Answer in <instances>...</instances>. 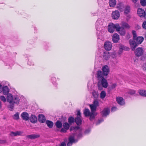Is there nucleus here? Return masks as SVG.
I'll use <instances>...</instances> for the list:
<instances>
[{"mask_svg": "<svg viewBox=\"0 0 146 146\" xmlns=\"http://www.w3.org/2000/svg\"><path fill=\"white\" fill-rule=\"evenodd\" d=\"M119 39V35L117 34H114L112 36V40L114 43H117Z\"/></svg>", "mask_w": 146, "mask_h": 146, "instance_id": "nucleus-17", "label": "nucleus"}, {"mask_svg": "<svg viewBox=\"0 0 146 146\" xmlns=\"http://www.w3.org/2000/svg\"><path fill=\"white\" fill-rule=\"evenodd\" d=\"M13 118L15 120H17L19 118V114L18 112L16 113L13 116Z\"/></svg>", "mask_w": 146, "mask_h": 146, "instance_id": "nucleus-37", "label": "nucleus"}, {"mask_svg": "<svg viewBox=\"0 0 146 146\" xmlns=\"http://www.w3.org/2000/svg\"><path fill=\"white\" fill-rule=\"evenodd\" d=\"M117 110V109L116 107H114L112 108L111 111L112 112H113Z\"/></svg>", "mask_w": 146, "mask_h": 146, "instance_id": "nucleus-49", "label": "nucleus"}, {"mask_svg": "<svg viewBox=\"0 0 146 146\" xmlns=\"http://www.w3.org/2000/svg\"><path fill=\"white\" fill-rule=\"evenodd\" d=\"M92 95L94 97H96L98 96V93L97 92L94 91L92 92Z\"/></svg>", "mask_w": 146, "mask_h": 146, "instance_id": "nucleus-47", "label": "nucleus"}, {"mask_svg": "<svg viewBox=\"0 0 146 146\" xmlns=\"http://www.w3.org/2000/svg\"><path fill=\"white\" fill-rule=\"evenodd\" d=\"M139 94L141 96L146 97V90H141L139 91Z\"/></svg>", "mask_w": 146, "mask_h": 146, "instance_id": "nucleus-27", "label": "nucleus"}, {"mask_svg": "<svg viewBox=\"0 0 146 146\" xmlns=\"http://www.w3.org/2000/svg\"><path fill=\"white\" fill-rule=\"evenodd\" d=\"M68 123L71 126L74 123L75 119L72 117H70L68 118Z\"/></svg>", "mask_w": 146, "mask_h": 146, "instance_id": "nucleus-26", "label": "nucleus"}, {"mask_svg": "<svg viewBox=\"0 0 146 146\" xmlns=\"http://www.w3.org/2000/svg\"><path fill=\"white\" fill-rule=\"evenodd\" d=\"M84 113L86 117L90 116V119L92 120L94 118L95 116L93 113L90 112L88 109H85L84 111Z\"/></svg>", "mask_w": 146, "mask_h": 146, "instance_id": "nucleus-7", "label": "nucleus"}, {"mask_svg": "<svg viewBox=\"0 0 146 146\" xmlns=\"http://www.w3.org/2000/svg\"><path fill=\"white\" fill-rule=\"evenodd\" d=\"M141 60H144V59H143V57H141Z\"/></svg>", "mask_w": 146, "mask_h": 146, "instance_id": "nucleus-60", "label": "nucleus"}, {"mask_svg": "<svg viewBox=\"0 0 146 146\" xmlns=\"http://www.w3.org/2000/svg\"><path fill=\"white\" fill-rule=\"evenodd\" d=\"M55 125L57 128H62V123L59 120L56 121L55 123Z\"/></svg>", "mask_w": 146, "mask_h": 146, "instance_id": "nucleus-30", "label": "nucleus"}, {"mask_svg": "<svg viewBox=\"0 0 146 146\" xmlns=\"http://www.w3.org/2000/svg\"><path fill=\"white\" fill-rule=\"evenodd\" d=\"M2 86L0 85V93H1L2 92Z\"/></svg>", "mask_w": 146, "mask_h": 146, "instance_id": "nucleus-57", "label": "nucleus"}, {"mask_svg": "<svg viewBox=\"0 0 146 146\" xmlns=\"http://www.w3.org/2000/svg\"><path fill=\"white\" fill-rule=\"evenodd\" d=\"M121 25L124 28L127 29H129V25L127 23L125 22H122Z\"/></svg>", "mask_w": 146, "mask_h": 146, "instance_id": "nucleus-33", "label": "nucleus"}, {"mask_svg": "<svg viewBox=\"0 0 146 146\" xmlns=\"http://www.w3.org/2000/svg\"><path fill=\"white\" fill-rule=\"evenodd\" d=\"M132 33L133 35V38L135 40L137 44H141L144 40L143 38L141 36H139L136 38V32L134 31H132Z\"/></svg>", "mask_w": 146, "mask_h": 146, "instance_id": "nucleus-6", "label": "nucleus"}, {"mask_svg": "<svg viewBox=\"0 0 146 146\" xmlns=\"http://www.w3.org/2000/svg\"><path fill=\"white\" fill-rule=\"evenodd\" d=\"M104 47L105 50L108 51L110 50L112 47L111 43L110 42H106L104 44Z\"/></svg>", "mask_w": 146, "mask_h": 146, "instance_id": "nucleus-10", "label": "nucleus"}, {"mask_svg": "<svg viewBox=\"0 0 146 146\" xmlns=\"http://www.w3.org/2000/svg\"><path fill=\"white\" fill-rule=\"evenodd\" d=\"M60 146H66V144L64 142H63L61 143Z\"/></svg>", "mask_w": 146, "mask_h": 146, "instance_id": "nucleus-55", "label": "nucleus"}, {"mask_svg": "<svg viewBox=\"0 0 146 146\" xmlns=\"http://www.w3.org/2000/svg\"><path fill=\"white\" fill-rule=\"evenodd\" d=\"M2 106V103L0 101V109L1 108Z\"/></svg>", "mask_w": 146, "mask_h": 146, "instance_id": "nucleus-58", "label": "nucleus"}, {"mask_svg": "<svg viewBox=\"0 0 146 146\" xmlns=\"http://www.w3.org/2000/svg\"><path fill=\"white\" fill-rule=\"evenodd\" d=\"M120 14L119 12L117 10L113 11L112 14V17L113 19H117L119 17Z\"/></svg>", "mask_w": 146, "mask_h": 146, "instance_id": "nucleus-11", "label": "nucleus"}, {"mask_svg": "<svg viewBox=\"0 0 146 146\" xmlns=\"http://www.w3.org/2000/svg\"><path fill=\"white\" fill-rule=\"evenodd\" d=\"M63 128H69L70 127V128H72L71 127V125L70 124L68 123L64 122L63 123ZM72 128H75L74 127H73ZM75 128H79L78 127H76Z\"/></svg>", "mask_w": 146, "mask_h": 146, "instance_id": "nucleus-32", "label": "nucleus"}, {"mask_svg": "<svg viewBox=\"0 0 146 146\" xmlns=\"http://www.w3.org/2000/svg\"><path fill=\"white\" fill-rule=\"evenodd\" d=\"M130 7L129 6H126L125 9V13L127 14L130 11Z\"/></svg>", "mask_w": 146, "mask_h": 146, "instance_id": "nucleus-35", "label": "nucleus"}, {"mask_svg": "<svg viewBox=\"0 0 146 146\" xmlns=\"http://www.w3.org/2000/svg\"><path fill=\"white\" fill-rule=\"evenodd\" d=\"M119 28V25L117 24L115 25L113 23H110L108 27V31L111 33H113L115 29L116 31H118Z\"/></svg>", "mask_w": 146, "mask_h": 146, "instance_id": "nucleus-4", "label": "nucleus"}, {"mask_svg": "<svg viewBox=\"0 0 146 146\" xmlns=\"http://www.w3.org/2000/svg\"><path fill=\"white\" fill-rule=\"evenodd\" d=\"M90 128H88L84 132V133L85 134H87L90 132Z\"/></svg>", "mask_w": 146, "mask_h": 146, "instance_id": "nucleus-50", "label": "nucleus"}, {"mask_svg": "<svg viewBox=\"0 0 146 146\" xmlns=\"http://www.w3.org/2000/svg\"><path fill=\"white\" fill-rule=\"evenodd\" d=\"M140 3L143 6H144L146 5V0H141Z\"/></svg>", "mask_w": 146, "mask_h": 146, "instance_id": "nucleus-39", "label": "nucleus"}, {"mask_svg": "<svg viewBox=\"0 0 146 146\" xmlns=\"http://www.w3.org/2000/svg\"><path fill=\"white\" fill-rule=\"evenodd\" d=\"M142 68L143 70L145 71H146V62L143 64Z\"/></svg>", "mask_w": 146, "mask_h": 146, "instance_id": "nucleus-48", "label": "nucleus"}, {"mask_svg": "<svg viewBox=\"0 0 146 146\" xmlns=\"http://www.w3.org/2000/svg\"><path fill=\"white\" fill-rule=\"evenodd\" d=\"M145 37L146 38V33H145Z\"/></svg>", "mask_w": 146, "mask_h": 146, "instance_id": "nucleus-61", "label": "nucleus"}, {"mask_svg": "<svg viewBox=\"0 0 146 146\" xmlns=\"http://www.w3.org/2000/svg\"><path fill=\"white\" fill-rule=\"evenodd\" d=\"M0 100L4 103L7 100V99L3 96H0Z\"/></svg>", "mask_w": 146, "mask_h": 146, "instance_id": "nucleus-38", "label": "nucleus"}, {"mask_svg": "<svg viewBox=\"0 0 146 146\" xmlns=\"http://www.w3.org/2000/svg\"><path fill=\"white\" fill-rule=\"evenodd\" d=\"M28 64V65L30 66H33L34 65V62L32 61H29Z\"/></svg>", "mask_w": 146, "mask_h": 146, "instance_id": "nucleus-46", "label": "nucleus"}, {"mask_svg": "<svg viewBox=\"0 0 146 146\" xmlns=\"http://www.w3.org/2000/svg\"><path fill=\"white\" fill-rule=\"evenodd\" d=\"M40 135L38 134H33L29 135H27L26 137L27 138L29 139H34L39 137Z\"/></svg>", "mask_w": 146, "mask_h": 146, "instance_id": "nucleus-21", "label": "nucleus"}, {"mask_svg": "<svg viewBox=\"0 0 146 146\" xmlns=\"http://www.w3.org/2000/svg\"><path fill=\"white\" fill-rule=\"evenodd\" d=\"M104 22V20L102 19H98L96 23V30L100 31L102 28V25Z\"/></svg>", "mask_w": 146, "mask_h": 146, "instance_id": "nucleus-5", "label": "nucleus"}, {"mask_svg": "<svg viewBox=\"0 0 146 146\" xmlns=\"http://www.w3.org/2000/svg\"><path fill=\"white\" fill-rule=\"evenodd\" d=\"M103 121H104V120L103 119H100L98 121V123H97V124H99L100 123L102 122Z\"/></svg>", "mask_w": 146, "mask_h": 146, "instance_id": "nucleus-54", "label": "nucleus"}, {"mask_svg": "<svg viewBox=\"0 0 146 146\" xmlns=\"http://www.w3.org/2000/svg\"><path fill=\"white\" fill-rule=\"evenodd\" d=\"M45 118L42 114L39 115L38 116V121L39 122L43 123L45 121Z\"/></svg>", "mask_w": 146, "mask_h": 146, "instance_id": "nucleus-23", "label": "nucleus"}, {"mask_svg": "<svg viewBox=\"0 0 146 146\" xmlns=\"http://www.w3.org/2000/svg\"><path fill=\"white\" fill-rule=\"evenodd\" d=\"M70 129V131L72 133L69 137V141L67 143V146H71L73 143H76L82 136L81 128Z\"/></svg>", "mask_w": 146, "mask_h": 146, "instance_id": "nucleus-2", "label": "nucleus"}, {"mask_svg": "<svg viewBox=\"0 0 146 146\" xmlns=\"http://www.w3.org/2000/svg\"><path fill=\"white\" fill-rule=\"evenodd\" d=\"M132 1L134 3H136L138 1V0H132Z\"/></svg>", "mask_w": 146, "mask_h": 146, "instance_id": "nucleus-59", "label": "nucleus"}, {"mask_svg": "<svg viewBox=\"0 0 146 146\" xmlns=\"http://www.w3.org/2000/svg\"><path fill=\"white\" fill-rule=\"evenodd\" d=\"M129 43L131 49L132 50H134L137 46V43L134 40H129Z\"/></svg>", "mask_w": 146, "mask_h": 146, "instance_id": "nucleus-9", "label": "nucleus"}, {"mask_svg": "<svg viewBox=\"0 0 146 146\" xmlns=\"http://www.w3.org/2000/svg\"><path fill=\"white\" fill-rule=\"evenodd\" d=\"M7 143V141L6 140H0V143L2 144L5 143Z\"/></svg>", "mask_w": 146, "mask_h": 146, "instance_id": "nucleus-53", "label": "nucleus"}, {"mask_svg": "<svg viewBox=\"0 0 146 146\" xmlns=\"http://www.w3.org/2000/svg\"><path fill=\"white\" fill-rule=\"evenodd\" d=\"M142 27L144 29H146V21H145L143 22Z\"/></svg>", "mask_w": 146, "mask_h": 146, "instance_id": "nucleus-45", "label": "nucleus"}, {"mask_svg": "<svg viewBox=\"0 0 146 146\" xmlns=\"http://www.w3.org/2000/svg\"><path fill=\"white\" fill-rule=\"evenodd\" d=\"M110 113V110L108 108H105L101 112L103 116L105 117L108 115Z\"/></svg>", "mask_w": 146, "mask_h": 146, "instance_id": "nucleus-20", "label": "nucleus"}, {"mask_svg": "<svg viewBox=\"0 0 146 146\" xmlns=\"http://www.w3.org/2000/svg\"><path fill=\"white\" fill-rule=\"evenodd\" d=\"M144 51L143 48L141 47H138L135 50V54L136 56L139 57L141 56L143 54Z\"/></svg>", "mask_w": 146, "mask_h": 146, "instance_id": "nucleus-8", "label": "nucleus"}, {"mask_svg": "<svg viewBox=\"0 0 146 146\" xmlns=\"http://www.w3.org/2000/svg\"><path fill=\"white\" fill-rule=\"evenodd\" d=\"M93 105L96 106V107L99 105V103L98 101L96 100H95L93 104H92Z\"/></svg>", "mask_w": 146, "mask_h": 146, "instance_id": "nucleus-41", "label": "nucleus"}, {"mask_svg": "<svg viewBox=\"0 0 146 146\" xmlns=\"http://www.w3.org/2000/svg\"><path fill=\"white\" fill-rule=\"evenodd\" d=\"M75 122L78 125H80L82 123V120L80 117H77L75 119Z\"/></svg>", "mask_w": 146, "mask_h": 146, "instance_id": "nucleus-28", "label": "nucleus"}, {"mask_svg": "<svg viewBox=\"0 0 146 146\" xmlns=\"http://www.w3.org/2000/svg\"><path fill=\"white\" fill-rule=\"evenodd\" d=\"M69 128H61L60 132L62 133H65L66 132L67 130Z\"/></svg>", "mask_w": 146, "mask_h": 146, "instance_id": "nucleus-44", "label": "nucleus"}, {"mask_svg": "<svg viewBox=\"0 0 146 146\" xmlns=\"http://www.w3.org/2000/svg\"><path fill=\"white\" fill-rule=\"evenodd\" d=\"M106 96V93L104 91H102L100 93V98L101 99H104Z\"/></svg>", "mask_w": 146, "mask_h": 146, "instance_id": "nucleus-36", "label": "nucleus"}, {"mask_svg": "<svg viewBox=\"0 0 146 146\" xmlns=\"http://www.w3.org/2000/svg\"><path fill=\"white\" fill-rule=\"evenodd\" d=\"M23 133L22 131H17L15 132H11L10 133V135L11 136H19L22 135Z\"/></svg>", "mask_w": 146, "mask_h": 146, "instance_id": "nucleus-13", "label": "nucleus"}, {"mask_svg": "<svg viewBox=\"0 0 146 146\" xmlns=\"http://www.w3.org/2000/svg\"><path fill=\"white\" fill-rule=\"evenodd\" d=\"M118 31L122 35H124L125 34V31L124 29L122 27H120L119 26L118 31Z\"/></svg>", "mask_w": 146, "mask_h": 146, "instance_id": "nucleus-25", "label": "nucleus"}, {"mask_svg": "<svg viewBox=\"0 0 146 146\" xmlns=\"http://www.w3.org/2000/svg\"><path fill=\"white\" fill-rule=\"evenodd\" d=\"M52 82H53L54 83H55V81H56V78H52Z\"/></svg>", "mask_w": 146, "mask_h": 146, "instance_id": "nucleus-56", "label": "nucleus"}, {"mask_svg": "<svg viewBox=\"0 0 146 146\" xmlns=\"http://www.w3.org/2000/svg\"><path fill=\"white\" fill-rule=\"evenodd\" d=\"M117 86V85L116 84H112L111 86V87L113 89L115 88Z\"/></svg>", "mask_w": 146, "mask_h": 146, "instance_id": "nucleus-52", "label": "nucleus"}, {"mask_svg": "<svg viewBox=\"0 0 146 146\" xmlns=\"http://www.w3.org/2000/svg\"><path fill=\"white\" fill-rule=\"evenodd\" d=\"M9 90L8 87L7 86H2V92L3 94L4 95H7L9 93Z\"/></svg>", "mask_w": 146, "mask_h": 146, "instance_id": "nucleus-16", "label": "nucleus"}, {"mask_svg": "<svg viewBox=\"0 0 146 146\" xmlns=\"http://www.w3.org/2000/svg\"><path fill=\"white\" fill-rule=\"evenodd\" d=\"M90 106L91 110V112L93 113V114L95 116L97 115V113L95 111H96L97 107L93 105V104L90 105Z\"/></svg>", "mask_w": 146, "mask_h": 146, "instance_id": "nucleus-24", "label": "nucleus"}, {"mask_svg": "<svg viewBox=\"0 0 146 146\" xmlns=\"http://www.w3.org/2000/svg\"><path fill=\"white\" fill-rule=\"evenodd\" d=\"M103 72L101 70H98L97 73V78L99 80L98 84V88L99 90L102 89V86L106 88L108 86V83L106 80L104 78V76L108 75L110 71L108 66L105 65L102 68Z\"/></svg>", "mask_w": 146, "mask_h": 146, "instance_id": "nucleus-1", "label": "nucleus"}, {"mask_svg": "<svg viewBox=\"0 0 146 146\" xmlns=\"http://www.w3.org/2000/svg\"><path fill=\"white\" fill-rule=\"evenodd\" d=\"M22 119L25 121H27L29 119V114L27 112H23L21 115Z\"/></svg>", "mask_w": 146, "mask_h": 146, "instance_id": "nucleus-19", "label": "nucleus"}, {"mask_svg": "<svg viewBox=\"0 0 146 146\" xmlns=\"http://www.w3.org/2000/svg\"><path fill=\"white\" fill-rule=\"evenodd\" d=\"M117 7L119 10L121 11L123 8V6L122 3H119L117 4Z\"/></svg>", "mask_w": 146, "mask_h": 146, "instance_id": "nucleus-34", "label": "nucleus"}, {"mask_svg": "<svg viewBox=\"0 0 146 146\" xmlns=\"http://www.w3.org/2000/svg\"><path fill=\"white\" fill-rule=\"evenodd\" d=\"M119 53L120 54L122 52L123 50H125L126 51H128L129 50V48L125 46L122 44H120L119 47Z\"/></svg>", "mask_w": 146, "mask_h": 146, "instance_id": "nucleus-15", "label": "nucleus"}, {"mask_svg": "<svg viewBox=\"0 0 146 146\" xmlns=\"http://www.w3.org/2000/svg\"><path fill=\"white\" fill-rule=\"evenodd\" d=\"M146 58V57L145 58V59Z\"/></svg>", "mask_w": 146, "mask_h": 146, "instance_id": "nucleus-63", "label": "nucleus"}, {"mask_svg": "<svg viewBox=\"0 0 146 146\" xmlns=\"http://www.w3.org/2000/svg\"><path fill=\"white\" fill-rule=\"evenodd\" d=\"M29 119L31 122L33 123H36L37 121V117L35 115H33L30 117Z\"/></svg>", "mask_w": 146, "mask_h": 146, "instance_id": "nucleus-22", "label": "nucleus"}, {"mask_svg": "<svg viewBox=\"0 0 146 146\" xmlns=\"http://www.w3.org/2000/svg\"><path fill=\"white\" fill-rule=\"evenodd\" d=\"M117 101L118 103L120 105H123L125 104L123 99L121 97H117L116 98Z\"/></svg>", "mask_w": 146, "mask_h": 146, "instance_id": "nucleus-18", "label": "nucleus"}, {"mask_svg": "<svg viewBox=\"0 0 146 146\" xmlns=\"http://www.w3.org/2000/svg\"><path fill=\"white\" fill-rule=\"evenodd\" d=\"M7 96L6 99L8 102L10 104L13 103L17 105L19 104L20 99L18 96H13L11 93L9 94Z\"/></svg>", "mask_w": 146, "mask_h": 146, "instance_id": "nucleus-3", "label": "nucleus"}, {"mask_svg": "<svg viewBox=\"0 0 146 146\" xmlns=\"http://www.w3.org/2000/svg\"><path fill=\"white\" fill-rule=\"evenodd\" d=\"M109 3L110 7H113L116 5V0H110Z\"/></svg>", "mask_w": 146, "mask_h": 146, "instance_id": "nucleus-31", "label": "nucleus"}, {"mask_svg": "<svg viewBox=\"0 0 146 146\" xmlns=\"http://www.w3.org/2000/svg\"><path fill=\"white\" fill-rule=\"evenodd\" d=\"M110 53V57L113 58H115L116 57V54L114 52L113 53Z\"/></svg>", "mask_w": 146, "mask_h": 146, "instance_id": "nucleus-43", "label": "nucleus"}, {"mask_svg": "<svg viewBox=\"0 0 146 146\" xmlns=\"http://www.w3.org/2000/svg\"><path fill=\"white\" fill-rule=\"evenodd\" d=\"M110 53L108 52H104L103 55V60H107L110 58Z\"/></svg>", "mask_w": 146, "mask_h": 146, "instance_id": "nucleus-12", "label": "nucleus"}, {"mask_svg": "<svg viewBox=\"0 0 146 146\" xmlns=\"http://www.w3.org/2000/svg\"><path fill=\"white\" fill-rule=\"evenodd\" d=\"M46 123L49 128H52L54 125V123L52 121L48 120L46 121Z\"/></svg>", "mask_w": 146, "mask_h": 146, "instance_id": "nucleus-29", "label": "nucleus"}, {"mask_svg": "<svg viewBox=\"0 0 146 146\" xmlns=\"http://www.w3.org/2000/svg\"><path fill=\"white\" fill-rule=\"evenodd\" d=\"M138 27H139V26H138Z\"/></svg>", "mask_w": 146, "mask_h": 146, "instance_id": "nucleus-62", "label": "nucleus"}, {"mask_svg": "<svg viewBox=\"0 0 146 146\" xmlns=\"http://www.w3.org/2000/svg\"><path fill=\"white\" fill-rule=\"evenodd\" d=\"M128 93L131 95H133L135 93V91L134 90H129Z\"/></svg>", "mask_w": 146, "mask_h": 146, "instance_id": "nucleus-40", "label": "nucleus"}, {"mask_svg": "<svg viewBox=\"0 0 146 146\" xmlns=\"http://www.w3.org/2000/svg\"><path fill=\"white\" fill-rule=\"evenodd\" d=\"M137 14L140 17H143L145 16V13L144 10L139 8L137 10Z\"/></svg>", "mask_w": 146, "mask_h": 146, "instance_id": "nucleus-14", "label": "nucleus"}, {"mask_svg": "<svg viewBox=\"0 0 146 146\" xmlns=\"http://www.w3.org/2000/svg\"><path fill=\"white\" fill-rule=\"evenodd\" d=\"M9 106V108L10 109V110L12 111L13 110V109L14 107V104H15L11 103Z\"/></svg>", "mask_w": 146, "mask_h": 146, "instance_id": "nucleus-42", "label": "nucleus"}, {"mask_svg": "<svg viewBox=\"0 0 146 146\" xmlns=\"http://www.w3.org/2000/svg\"><path fill=\"white\" fill-rule=\"evenodd\" d=\"M77 117H81V113L80 111L78 110L77 111Z\"/></svg>", "mask_w": 146, "mask_h": 146, "instance_id": "nucleus-51", "label": "nucleus"}]
</instances>
